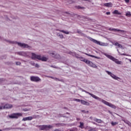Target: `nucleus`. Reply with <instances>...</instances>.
<instances>
[{
  "mask_svg": "<svg viewBox=\"0 0 131 131\" xmlns=\"http://www.w3.org/2000/svg\"><path fill=\"white\" fill-rule=\"evenodd\" d=\"M77 32L79 33V34H81V35H83V34L82 33H81V31L78 30Z\"/></svg>",
  "mask_w": 131,
  "mask_h": 131,
  "instance_id": "34",
  "label": "nucleus"
},
{
  "mask_svg": "<svg viewBox=\"0 0 131 131\" xmlns=\"http://www.w3.org/2000/svg\"><path fill=\"white\" fill-rule=\"evenodd\" d=\"M74 101H76V102H81V100H80V99H74Z\"/></svg>",
  "mask_w": 131,
  "mask_h": 131,
  "instance_id": "35",
  "label": "nucleus"
},
{
  "mask_svg": "<svg viewBox=\"0 0 131 131\" xmlns=\"http://www.w3.org/2000/svg\"><path fill=\"white\" fill-rule=\"evenodd\" d=\"M75 57H76V58H79L80 57H78V54H76V55H75Z\"/></svg>",
  "mask_w": 131,
  "mask_h": 131,
  "instance_id": "45",
  "label": "nucleus"
},
{
  "mask_svg": "<svg viewBox=\"0 0 131 131\" xmlns=\"http://www.w3.org/2000/svg\"><path fill=\"white\" fill-rule=\"evenodd\" d=\"M14 129H23V128L18 127V128H14Z\"/></svg>",
  "mask_w": 131,
  "mask_h": 131,
  "instance_id": "46",
  "label": "nucleus"
},
{
  "mask_svg": "<svg viewBox=\"0 0 131 131\" xmlns=\"http://www.w3.org/2000/svg\"><path fill=\"white\" fill-rule=\"evenodd\" d=\"M50 55L56 59H59L60 57L59 54H56L54 52H51L49 53Z\"/></svg>",
  "mask_w": 131,
  "mask_h": 131,
  "instance_id": "10",
  "label": "nucleus"
},
{
  "mask_svg": "<svg viewBox=\"0 0 131 131\" xmlns=\"http://www.w3.org/2000/svg\"><path fill=\"white\" fill-rule=\"evenodd\" d=\"M30 79L31 81H35L36 82H37V81H40V80H41L39 77L35 76H31L30 77Z\"/></svg>",
  "mask_w": 131,
  "mask_h": 131,
  "instance_id": "9",
  "label": "nucleus"
},
{
  "mask_svg": "<svg viewBox=\"0 0 131 131\" xmlns=\"http://www.w3.org/2000/svg\"><path fill=\"white\" fill-rule=\"evenodd\" d=\"M17 54L18 55H20V56H24V57L27 56V53L25 52H19Z\"/></svg>",
  "mask_w": 131,
  "mask_h": 131,
  "instance_id": "16",
  "label": "nucleus"
},
{
  "mask_svg": "<svg viewBox=\"0 0 131 131\" xmlns=\"http://www.w3.org/2000/svg\"><path fill=\"white\" fill-rule=\"evenodd\" d=\"M86 113H89V111H87Z\"/></svg>",
  "mask_w": 131,
  "mask_h": 131,
  "instance_id": "58",
  "label": "nucleus"
},
{
  "mask_svg": "<svg viewBox=\"0 0 131 131\" xmlns=\"http://www.w3.org/2000/svg\"><path fill=\"white\" fill-rule=\"evenodd\" d=\"M103 6H104L105 7H112V3H104L103 4Z\"/></svg>",
  "mask_w": 131,
  "mask_h": 131,
  "instance_id": "20",
  "label": "nucleus"
},
{
  "mask_svg": "<svg viewBox=\"0 0 131 131\" xmlns=\"http://www.w3.org/2000/svg\"><path fill=\"white\" fill-rule=\"evenodd\" d=\"M0 131H3V130H2V129H0Z\"/></svg>",
  "mask_w": 131,
  "mask_h": 131,
  "instance_id": "59",
  "label": "nucleus"
},
{
  "mask_svg": "<svg viewBox=\"0 0 131 131\" xmlns=\"http://www.w3.org/2000/svg\"><path fill=\"white\" fill-rule=\"evenodd\" d=\"M3 109H4V106H0V111H1V110H3Z\"/></svg>",
  "mask_w": 131,
  "mask_h": 131,
  "instance_id": "43",
  "label": "nucleus"
},
{
  "mask_svg": "<svg viewBox=\"0 0 131 131\" xmlns=\"http://www.w3.org/2000/svg\"><path fill=\"white\" fill-rule=\"evenodd\" d=\"M111 124L113 126H114L115 125H117V124H118V122H112Z\"/></svg>",
  "mask_w": 131,
  "mask_h": 131,
  "instance_id": "32",
  "label": "nucleus"
},
{
  "mask_svg": "<svg viewBox=\"0 0 131 131\" xmlns=\"http://www.w3.org/2000/svg\"><path fill=\"white\" fill-rule=\"evenodd\" d=\"M82 112H84V111H82Z\"/></svg>",
  "mask_w": 131,
  "mask_h": 131,
  "instance_id": "57",
  "label": "nucleus"
},
{
  "mask_svg": "<svg viewBox=\"0 0 131 131\" xmlns=\"http://www.w3.org/2000/svg\"><path fill=\"white\" fill-rule=\"evenodd\" d=\"M115 46H116V47H118L119 48H122V45L119 44L118 42H116L115 43Z\"/></svg>",
  "mask_w": 131,
  "mask_h": 131,
  "instance_id": "26",
  "label": "nucleus"
},
{
  "mask_svg": "<svg viewBox=\"0 0 131 131\" xmlns=\"http://www.w3.org/2000/svg\"><path fill=\"white\" fill-rule=\"evenodd\" d=\"M125 3H129V0H125Z\"/></svg>",
  "mask_w": 131,
  "mask_h": 131,
  "instance_id": "48",
  "label": "nucleus"
},
{
  "mask_svg": "<svg viewBox=\"0 0 131 131\" xmlns=\"http://www.w3.org/2000/svg\"><path fill=\"white\" fill-rule=\"evenodd\" d=\"M94 121H95L96 122H97V123H102V120L96 118H94L93 119Z\"/></svg>",
  "mask_w": 131,
  "mask_h": 131,
  "instance_id": "19",
  "label": "nucleus"
},
{
  "mask_svg": "<svg viewBox=\"0 0 131 131\" xmlns=\"http://www.w3.org/2000/svg\"><path fill=\"white\" fill-rule=\"evenodd\" d=\"M73 1L72 0L69 1V4H73Z\"/></svg>",
  "mask_w": 131,
  "mask_h": 131,
  "instance_id": "40",
  "label": "nucleus"
},
{
  "mask_svg": "<svg viewBox=\"0 0 131 131\" xmlns=\"http://www.w3.org/2000/svg\"><path fill=\"white\" fill-rule=\"evenodd\" d=\"M51 67H53V68H57V67H56V66H52Z\"/></svg>",
  "mask_w": 131,
  "mask_h": 131,
  "instance_id": "50",
  "label": "nucleus"
},
{
  "mask_svg": "<svg viewBox=\"0 0 131 131\" xmlns=\"http://www.w3.org/2000/svg\"><path fill=\"white\" fill-rule=\"evenodd\" d=\"M11 129H15V128H13V127L5 128L3 129V130H11Z\"/></svg>",
  "mask_w": 131,
  "mask_h": 131,
  "instance_id": "29",
  "label": "nucleus"
},
{
  "mask_svg": "<svg viewBox=\"0 0 131 131\" xmlns=\"http://www.w3.org/2000/svg\"><path fill=\"white\" fill-rule=\"evenodd\" d=\"M94 118H93V117H90V119H91V120H94Z\"/></svg>",
  "mask_w": 131,
  "mask_h": 131,
  "instance_id": "47",
  "label": "nucleus"
},
{
  "mask_svg": "<svg viewBox=\"0 0 131 131\" xmlns=\"http://www.w3.org/2000/svg\"><path fill=\"white\" fill-rule=\"evenodd\" d=\"M125 16H126V17H131V13H130V12L127 11V12L126 13Z\"/></svg>",
  "mask_w": 131,
  "mask_h": 131,
  "instance_id": "31",
  "label": "nucleus"
},
{
  "mask_svg": "<svg viewBox=\"0 0 131 131\" xmlns=\"http://www.w3.org/2000/svg\"><path fill=\"white\" fill-rule=\"evenodd\" d=\"M54 79H56V80H58V78H54Z\"/></svg>",
  "mask_w": 131,
  "mask_h": 131,
  "instance_id": "53",
  "label": "nucleus"
},
{
  "mask_svg": "<svg viewBox=\"0 0 131 131\" xmlns=\"http://www.w3.org/2000/svg\"><path fill=\"white\" fill-rule=\"evenodd\" d=\"M58 31H60V32H62V33H64L65 34H69V32L64 31L63 30H56Z\"/></svg>",
  "mask_w": 131,
  "mask_h": 131,
  "instance_id": "21",
  "label": "nucleus"
},
{
  "mask_svg": "<svg viewBox=\"0 0 131 131\" xmlns=\"http://www.w3.org/2000/svg\"><path fill=\"white\" fill-rule=\"evenodd\" d=\"M35 67H37V68H39V65H38V64H37V63L35 64Z\"/></svg>",
  "mask_w": 131,
  "mask_h": 131,
  "instance_id": "39",
  "label": "nucleus"
},
{
  "mask_svg": "<svg viewBox=\"0 0 131 131\" xmlns=\"http://www.w3.org/2000/svg\"><path fill=\"white\" fill-rule=\"evenodd\" d=\"M57 36H58L60 38H64V36H63L62 34H60L59 33H58L57 34Z\"/></svg>",
  "mask_w": 131,
  "mask_h": 131,
  "instance_id": "28",
  "label": "nucleus"
},
{
  "mask_svg": "<svg viewBox=\"0 0 131 131\" xmlns=\"http://www.w3.org/2000/svg\"><path fill=\"white\" fill-rule=\"evenodd\" d=\"M90 39L91 41H93V42H94V43H96V45H99V46H102L103 47H107V46H108V43L98 41L97 40L93 39V38H90Z\"/></svg>",
  "mask_w": 131,
  "mask_h": 131,
  "instance_id": "4",
  "label": "nucleus"
},
{
  "mask_svg": "<svg viewBox=\"0 0 131 131\" xmlns=\"http://www.w3.org/2000/svg\"><path fill=\"white\" fill-rule=\"evenodd\" d=\"M85 55H86V56H88L89 54H88V53H85Z\"/></svg>",
  "mask_w": 131,
  "mask_h": 131,
  "instance_id": "52",
  "label": "nucleus"
},
{
  "mask_svg": "<svg viewBox=\"0 0 131 131\" xmlns=\"http://www.w3.org/2000/svg\"><path fill=\"white\" fill-rule=\"evenodd\" d=\"M76 8H77V9H83V7H81L80 6H76Z\"/></svg>",
  "mask_w": 131,
  "mask_h": 131,
  "instance_id": "36",
  "label": "nucleus"
},
{
  "mask_svg": "<svg viewBox=\"0 0 131 131\" xmlns=\"http://www.w3.org/2000/svg\"><path fill=\"white\" fill-rule=\"evenodd\" d=\"M4 109H11V108H13V105L10 104H6L4 106H3Z\"/></svg>",
  "mask_w": 131,
  "mask_h": 131,
  "instance_id": "12",
  "label": "nucleus"
},
{
  "mask_svg": "<svg viewBox=\"0 0 131 131\" xmlns=\"http://www.w3.org/2000/svg\"><path fill=\"white\" fill-rule=\"evenodd\" d=\"M68 54H69L70 55H71L72 56H73L74 57H75V56L76 55V54L75 52H69Z\"/></svg>",
  "mask_w": 131,
  "mask_h": 131,
  "instance_id": "30",
  "label": "nucleus"
},
{
  "mask_svg": "<svg viewBox=\"0 0 131 131\" xmlns=\"http://www.w3.org/2000/svg\"><path fill=\"white\" fill-rule=\"evenodd\" d=\"M108 30H110V31H120V32H125V31L124 30H121L115 28H109Z\"/></svg>",
  "mask_w": 131,
  "mask_h": 131,
  "instance_id": "11",
  "label": "nucleus"
},
{
  "mask_svg": "<svg viewBox=\"0 0 131 131\" xmlns=\"http://www.w3.org/2000/svg\"><path fill=\"white\" fill-rule=\"evenodd\" d=\"M16 65H21V62L20 61L16 62Z\"/></svg>",
  "mask_w": 131,
  "mask_h": 131,
  "instance_id": "37",
  "label": "nucleus"
},
{
  "mask_svg": "<svg viewBox=\"0 0 131 131\" xmlns=\"http://www.w3.org/2000/svg\"><path fill=\"white\" fill-rule=\"evenodd\" d=\"M103 55L105 56V57H107L108 59H110V60H112L114 62H115L116 64H118V65H122L123 64V62L121 61H119L118 59L115 58L114 57L107 54V53H103Z\"/></svg>",
  "mask_w": 131,
  "mask_h": 131,
  "instance_id": "2",
  "label": "nucleus"
},
{
  "mask_svg": "<svg viewBox=\"0 0 131 131\" xmlns=\"http://www.w3.org/2000/svg\"><path fill=\"white\" fill-rule=\"evenodd\" d=\"M117 52L119 53V54H120V52H119V51H118V49H117Z\"/></svg>",
  "mask_w": 131,
  "mask_h": 131,
  "instance_id": "51",
  "label": "nucleus"
},
{
  "mask_svg": "<svg viewBox=\"0 0 131 131\" xmlns=\"http://www.w3.org/2000/svg\"><path fill=\"white\" fill-rule=\"evenodd\" d=\"M93 123H94V124H96V123H95V122H93Z\"/></svg>",
  "mask_w": 131,
  "mask_h": 131,
  "instance_id": "56",
  "label": "nucleus"
},
{
  "mask_svg": "<svg viewBox=\"0 0 131 131\" xmlns=\"http://www.w3.org/2000/svg\"><path fill=\"white\" fill-rule=\"evenodd\" d=\"M0 84H7V80L4 78H0Z\"/></svg>",
  "mask_w": 131,
  "mask_h": 131,
  "instance_id": "14",
  "label": "nucleus"
},
{
  "mask_svg": "<svg viewBox=\"0 0 131 131\" xmlns=\"http://www.w3.org/2000/svg\"><path fill=\"white\" fill-rule=\"evenodd\" d=\"M81 103L83 105H86V106H90V103L86 102L85 100H81Z\"/></svg>",
  "mask_w": 131,
  "mask_h": 131,
  "instance_id": "17",
  "label": "nucleus"
},
{
  "mask_svg": "<svg viewBox=\"0 0 131 131\" xmlns=\"http://www.w3.org/2000/svg\"><path fill=\"white\" fill-rule=\"evenodd\" d=\"M88 56H89V57H92V58H94V57H95V55H91V54H88Z\"/></svg>",
  "mask_w": 131,
  "mask_h": 131,
  "instance_id": "41",
  "label": "nucleus"
},
{
  "mask_svg": "<svg viewBox=\"0 0 131 131\" xmlns=\"http://www.w3.org/2000/svg\"><path fill=\"white\" fill-rule=\"evenodd\" d=\"M106 15H110V12H107L106 13Z\"/></svg>",
  "mask_w": 131,
  "mask_h": 131,
  "instance_id": "49",
  "label": "nucleus"
},
{
  "mask_svg": "<svg viewBox=\"0 0 131 131\" xmlns=\"http://www.w3.org/2000/svg\"><path fill=\"white\" fill-rule=\"evenodd\" d=\"M7 42H9V43H17V45H18V46H19V47H20L21 48L29 49V50H31V46H29L28 45L25 44L24 43L14 42L10 40H7Z\"/></svg>",
  "mask_w": 131,
  "mask_h": 131,
  "instance_id": "3",
  "label": "nucleus"
},
{
  "mask_svg": "<svg viewBox=\"0 0 131 131\" xmlns=\"http://www.w3.org/2000/svg\"><path fill=\"white\" fill-rule=\"evenodd\" d=\"M93 58H95V59H101V57H97V56H94V57H93Z\"/></svg>",
  "mask_w": 131,
  "mask_h": 131,
  "instance_id": "38",
  "label": "nucleus"
},
{
  "mask_svg": "<svg viewBox=\"0 0 131 131\" xmlns=\"http://www.w3.org/2000/svg\"><path fill=\"white\" fill-rule=\"evenodd\" d=\"M77 120H79V118H77Z\"/></svg>",
  "mask_w": 131,
  "mask_h": 131,
  "instance_id": "55",
  "label": "nucleus"
},
{
  "mask_svg": "<svg viewBox=\"0 0 131 131\" xmlns=\"http://www.w3.org/2000/svg\"><path fill=\"white\" fill-rule=\"evenodd\" d=\"M113 14H116L117 15H121V13L118 11V10H115L113 12Z\"/></svg>",
  "mask_w": 131,
  "mask_h": 131,
  "instance_id": "25",
  "label": "nucleus"
},
{
  "mask_svg": "<svg viewBox=\"0 0 131 131\" xmlns=\"http://www.w3.org/2000/svg\"><path fill=\"white\" fill-rule=\"evenodd\" d=\"M84 123H83V122H80V125L79 126V127H80V128H84Z\"/></svg>",
  "mask_w": 131,
  "mask_h": 131,
  "instance_id": "24",
  "label": "nucleus"
},
{
  "mask_svg": "<svg viewBox=\"0 0 131 131\" xmlns=\"http://www.w3.org/2000/svg\"><path fill=\"white\" fill-rule=\"evenodd\" d=\"M122 121H124V122H125V123H126V124H127L128 125H129V126H130V125H131L130 122H129L126 120H122Z\"/></svg>",
  "mask_w": 131,
  "mask_h": 131,
  "instance_id": "23",
  "label": "nucleus"
},
{
  "mask_svg": "<svg viewBox=\"0 0 131 131\" xmlns=\"http://www.w3.org/2000/svg\"><path fill=\"white\" fill-rule=\"evenodd\" d=\"M80 90L82 91V92H84L86 94H88L92 98H94V99H95L96 100H98V101H99L100 102H102L104 105H106V106H108V107H111V108H113V109H116V106L114 105V104H113L112 103L108 102V101H106L105 100L102 99L101 98H100L99 97H97V96L81 89L80 88Z\"/></svg>",
  "mask_w": 131,
  "mask_h": 131,
  "instance_id": "1",
  "label": "nucleus"
},
{
  "mask_svg": "<svg viewBox=\"0 0 131 131\" xmlns=\"http://www.w3.org/2000/svg\"><path fill=\"white\" fill-rule=\"evenodd\" d=\"M89 66H90V67H92L93 68H98V66L96 65V64L94 63L93 62L88 60L86 63Z\"/></svg>",
  "mask_w": 131,
  "mask_h": 131,
  "instance_id": "6",
  "label": "nucleus"
},
{
  "mask_svg": "<svg viewBox=\"0 0 131 131\" xmlns=\"http://www.w3.org/2000/svg\"><path fill=\"white\" fill-rule=\"evenodd\" d=\"M22 116V113H13L11 115L9 116V118H11V119H17L19 118V117Z\"/></svg>",
  "mask_w": 131,
  "mask_h": 131,
  "instance_id": "5",
  "label": "nucleus"
},
{
  "mask_svg": "<svg viewBox=\"0 0 131 131\" xmlns=\"http://www.w3.org/2000/svg\"><path fill=\"white\" fill-rule=\"evenodd\" d=\"M41 61H48V58L45 57V56H43V57H41Z\"/></svg>",
  "mask_w": 131,
  "mask_h": 131,
  "instance_id": "27",
  "label": "nucleus"
},
{
  "mask_svg": "<svg viewBox=\"0 0 131 131\" xmlns=\"http://www.w3.org/2000/svg\"><path fill=\"white\" fill-rule=\"evenodd\" d=\"M106 73H107V74L108 75H110V76H111V77H112V78H113L114 79H119V77L116 76L115 75L113 74L112 73H111V72H109L108 71H106Z\"/></svg>",
  "mask_w": 131,
  "mask_h": 131,
  "instance_id": "7",
  "label": "nucleus"
},
{
  "mask_svg": "<svg viewBox=\"0 0 131 131\" xmlns=\"http://www.w3.org/2000/svg\"><path fill=\"white\" fill-rule=\"evenodd\" d=\"M51 78H53V77H51Z\"/></svg>",
  "mask_w": 131,
  "mask_h": 131,
  "instance_id": "60",
  "label": "nucleus"
},
{
  "mask_svg": "<svg viewBox=\"0 0 131 131\" xmlns=\"http://www.w3.org/2000/svg\"><path fill=\"white\" fill-rule=\"evenodd\" d=\"M54 125L56 126V127H60V126H62V124L61 123H56Z\"/></svg>",
  "mask_w": 131,
  "mask_h": 131,
  "instance_id": "33",
  "label": "nucleus"
},
{
  "mask_svg": "<svg viewBox=\"0 0 131 131\" xmlns=\"http://www.w3.org/2000/svg\"><path fill=\"white\" fill-rule=\"evenodd\" d=\"M40 130H45V125L37 126Z\"/></svg>",
  "mask_w": 131,
  "mask_h": 131,
  "instance_id": "22",
  "label": "nucleus"
},
{
  "mask_svg": "<svg viewBox=\"0 0 131 131\" xmlns=\"http://www.w3.org/2000/svg\"><path fill=\"white\" fill-rule=\"evenodd\" d=\"M32 59H38V60H41V56L35 53H32Z\"/></svg>",
  "mask_w": 131,
  "mask_h": 131,
  "instance_id": "8",
  "label": "nucleus"
},
{
  "mask_svg": "<svg viewBox=\"0 0 131 131\" xmlns=\"http://www.w3.org/2000/svg\"><path fill=\"white\" fill-rule=\"evenodd\" d=\"M11 18H12V19H14V17L13 16H11Z\"/></svg>",
  "mask_w": 131,
  "mask_h": 131,
  "instance_id": "54",
  "label": "nucleus"
},
{
  "mask_svg": "<svg viewBox=\"0 0 131 131\" xmlns=\"http://www.w3.org/2000/svg\"><path fill=\"white\" fill-rule=\"evenodd\" d=\"M121 55H122L123 56H128V55H127L125 53L121 54Z\"/></svg>",
  "mask_w": 131,
  "mask_h": 131,
  "instance_id": "44",
  "label": "nucleus"
},
{
  "mask_svg": "<svg viewBox=\"0 0 131 131\" xmlns=\"http://www.w3.org/2000/svg\"><path fill=\"white\" fill-rule=\"evenodd\" d=\"M51 128H53V125H45V130H49L51 129Z\"/></svg>",
  "mask_w": 131,
  "mask_h": 131,
  "instance_id": "13",
  "label": "nucleus"
},
{
  "mask_svg": "<svg viewBox=\"0 0 131 131\" xmlns=\"http://www.w3.org/2000/svg\"><path fill=\"white\" fill-rule=\"evenodd\" d=\"M33 118H32L31 116L25 117L23 119V121H27V120H32Z\"/></svg>",
  "mask_w": 131,
  "mask_h": 131,
  "instance_id": "15",
  "label": "nucleus"
},
{
  "mask_svg": "<svg viewBox=\"0 0 131 131\" xmlns=\"http://www.w3.org/2000/svg\"><path fill=\"white\" fill-rule=\"evenodd\" d=\"M31 65H32L33 66H35V63H34L33 62H31Z\"/></svg>",
  "mask_w": 131,
  "mask_h": 131,
  "instance_id": "42",
  "label": "nucleus"
},
{
  "mask_svg": "<svg viewBox=\"0 0 131 131\" xmlns=\"http://www.w3.org/2000/svg\"><path fill=\"white\" fill-rule=\"evenodd\" d=\"M79 59H80V61H82V62H84V63H85L86 64V63H88V61L89 60L88 59H85L83 57H79Z\"/></svg>",
  "mask_w": 131,
  "mask_h": 131,
  "instance_id": "18",
  "label": "nucleus"
}]
</instances>
